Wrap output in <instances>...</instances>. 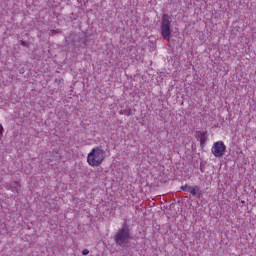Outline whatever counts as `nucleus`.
<instances>
[{
  "mask_svg": "<svg viewBox=\"0 0 256 256\" xmlns=\"http://www.w3.org/2000/svg\"><path fill=\"white\" fill-rule=\"evenodd\" d=\"M107 159V151L99 146H95L87 155V163L89 167H101Z\"/></svg>",
  "mask_w": 256,
  "mask_h": 256,
  "instance_id": "nucleus-1",
  "label": "nucleus"
},
{
  "mask_svg": "<svg viewBox=\"0 0 256 256\" xmlns=\"http://www.w3.org/2000/svg\"><path fill=\"white\" fill-rule=\"evenodd\" d=\"M131 239V230H129V226L127 224H123L122 228L119 229L116 234L114 235V241L120 247L123 245H127L129 240Z\"/></svg>",
  "mask_w": 256,
  "mask_h": 256,
  "instance_id": "nucleus-2",
  "label": "nucleus"
},
{
  "mask_svg": "<svg viewBox=\"0 0 256 256\" xmlns=\"http://www.w3.org/2000/svg\"><path fill=\"white\" fill-rule=\"evenodd\" d=\"M211 153L216 157V159H223L225 153H227V146L223 140H219L213 143L211 147Z\"/></svg>",
  "mask_w": 256,
  "mask_h": 256,
  "instance_id": "nucleus-3",
  "label": "nucleus"
},
{
  "mask_svg": "<svg viewBox=\"0 0 256 256\" xmlns=\"http://www.w3.org/2000/svg\"><path fill=\"white\" fill-rule=\"evenodd\" d=\"M171 18H169V15L164 14L162 16V22H161V35L163 39H166V41H170L171 39Z\"/></svg>",
  "mask_w": 256,
  "mask_h": 256,
  "instance_id": "nucleus-4",
  "label": "nucleus"
},
{
  "mask_svg": "<svg viewBox=\"0 0 256 256\" xmlns=\"http://www.w3.org/2000/svg\"><path fill=\"white\" fill-rule=\"evenodd\" d=\"M182 191H187V193H190V195H193V197L197 195H201V190L199 189V186H191L185 184L181 187Z\"/></svg>",
  "mask_w": 256,
  "mask_h": 256,
  "instance_id": "nucleus-5",
  "label": "nucleus"
},
{
  "mask_svg": "<svg viewBox=\"0 0 256 256\" xmlns=\"http://www.w3.org/2000/svg\"><path fill=\"white\" fill-rule=\"evenodd\" d=\"M196 139L200 145H205L207 143V131H196Z\"/></svg>",
  "mask_w": 256,
  "mask_h": 256,
  "instance_id": "nucleus-6",
  "label": "nucleus"
},
{
  "mask_svg": "<svg viewBox=\"0 0 256 256\" xmlns=\"http://www.w3.org/2000/svg\"><path fill=\"white\" fill-rule=\"evenodd\" d=\"M12 191L13 193H19L21 191V182L14 181L12 183Z\"/></svg>",
  "mask_w": 256,
  "mask_h": 256,
  "instance_id": "nucleus-7",
  "label": "nucleus"
},
{
  "mask_svg": "<svg viewBox=\"0 0 256 256\" xmlns=\"http://www.w3.org/2000/svg\"><path fill=\"white\" fill-rule=\"evenodd\" d=\"M82 255H89V250L84 249V250L82 251Z\"/></svg>",
  "mask_w": 256,
  "mask_h": 256,
  "instance_id": "nucleus-8",
  "label": "nucleus"
},
{
  "mask_svg": "<svg viewBox=\"0 0 256 256\" xmlns=\"http://www.w3.org/2000/svg\"><path fill=\"white\" fill-rule=\"evenodd\" d=\"M21 45H25V41H21Z\"/></svg>",
  "mask_w": 256,
  "mask_h": 256,
  "instance_id": "nucleus-9",
  "label": "nucleus"
}]
</instances>
